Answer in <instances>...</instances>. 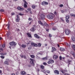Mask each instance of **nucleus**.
<instances>
[{
	"instance_id": "obj_1",
	"label": "nucleus",
	"mask_w": 75,
	"mask_h": 75,
	"mask_svg": "<svg viewBox=\"0 0 75 75\" xmlns=\"http://www.w3.org/2000/svg\"><path fill=\"white\" fill-rule=\"evenodd\" d=\"M55 17V15L54 13H51L47 15V18L49 20H52Z\"/></svg>"
},
{
	"instance_id": "obj_2",
	"label": "nucleus",
	"mask_w": 75,
	"mask_h": 75,
	"mask_svg": "<svg viewBox=\"0 0 75 75\" xmlns=\"http://www.w3.org/2000/svg\"><path fill=\"white\" fill-rule=\"evenodd\" d=\"M6 60L7 61H5L4 62V63L5 64L7 65H9V64L8 62H10V61H11V60H9V59H6Z\"/></svg>"
},
{
	"instance_id": "obj_3",
	"label": "nucleus",
	"mask_w": 75,
	"mask_h": 75,
	"mask_svg": "<svg viewBox=\"0 0 75 75\" xmlns=\"http://www.w3.org/2000/svg\"><path fill=\"white\" fill-rule=\"evenodd\" d=\"M41 5L45 6V5H48V3L45 1H43L41 3Z\"/></svg>"
},
{
	"instance_id": "obj_4",
	"label": "nucleus",
	"mask_w": 75,
	"mask_h": 75,
	"mask_svg": "<svg viewBox=\"0 0 75 75\" xmlns=\"http://www.w3.org/2000/svg\"><path fill=\"white\" fill-rule=\"evenodd\" d=\"M9 44L11 46H13V45H14V46H16V45H17V43L14 42H10L9 43Z\"/></svg>"
},
{
	"instance_id": "obj_5",
	"label": "nucleus",
	"mask_w": 75,
	"mask_h": 75,
	"mask_svg": "<svg viewBox=\"0 0 75 75\" xmlns=\"http://www.w3.org/2000/svg\"><path fill=\"white\" fill-rule=\"evenodd\" d=\"M40 18L42 20H44L45 18V16L44 14H42L40 16Z\"/></svg>"
},
{
	"instance_id": "obj_6",
	"label": "nucleus",
	"mask_w": 75,
	"mask_h": 75,
	"mask_svg": "<svg viewBox=\"0 0 75 75\" xmlns=\"http://www.w3.org/2000/svg\"><path fill=\"white\" fill-rule=\"evenodd\" d=\"M65 32L66 35H69L70 33H71V31L69 29H66Z\"/></svg>"
},
{
	"instance_id": "obj_7",
	"label": "nucleus",
	"mask_w": 75,
	"mask_h": 75,
	"mask_svg": "<svg viewBox=\"0 0 75 75\" xmlns=\"http://www.w3.org/2000/svg\"><path fill=\"white\" fill-rule=\"evenodd\" d=\"M33 26H34V27H32L30 30V31H32V32H34L35 30V25H33Z\"/></svg>"
},
{
	"instance_id": "obj_8",
	"label": "nucleus",
	"mask_w": 75,
	"mask_h": 75,
	"mask_svg": "<svg viewBox=\"0 0 75 75\" xmlns=\"http://www.w3.org/2000/svg\"><path fill=\"white\" fill-rule=\"evenodd\" d=\"M30 63L32 65H34L35 64L34 63V59H32L31 58L30 59Z\"/></svg>"
},
{
	"instance_id": "obj_9",
	"label": "nucleus",
	"mask_w": 75,
	"mask_h": 75,
	"mask_svg": "<svg viewBox=\"0 0 75 75\" xmlns=\"http://www.w3.org/2000/svg\"><path fill=\"white\" fill-rule=\"evenodd\" d=\"M69 15H68L66 17V20L67 23H69Z\"/></svg>"
},
{
	"instance_id": "obj_10",
	"label": "nucleus",
	"mask_w": 75,
	"mask_h": 75,
	"mask_svg": "<svg viewBox=\"0 0 75 75\" xmlns=\"http://www.w3.org/2000/svg\"><path fill=\"white\" fill-rule=\"evenodd\" d=\"M54 62V61L53 60L50 59L49 61L47 63L48 64H52Z\"/></svg>"
},
{
	"instance_id": "obj_11",
	"label": "nucleus",
	"mask_w": 75,
	"mask_h": 75,
	"mask_svg": "<svg viewBox=\"0 0 75 75\" xmlns=\"http://www.w3.org/2000/svg\"><path fill=\"white\" fill-rule=\"evenodd\" d=\"M31 45L32 46H33V47H38V45L34 42L31 43Z\"/></svg>"
},
{
	"instance_id": "obj_12",
	"label": "nucleus",
	"mask_w": 75,
	"mask_h": 75,
	"mask_svg": "<svg viewBox=\"0 0 75 75\" xmlns=\"http://www.w3.org/2000/svg\"><path fill=\"white\" fill-rule=\"evenodd\" d=\"M17 8L20 11H23L24 10V8H22L20 6L17 7Z\"/></svg>"
},
{
	"instance_id": "obj_13",
	"label": "nucleus",
	"mask_w": 75,
	"mask_h": 75,
	"mask_svg": "<svg viewBox=\"0 0 75 75\" xmlns=\"http://www.w3.org/2000/svg\"><path fill=\"white\" fill-rule=\"evenodd\" d=\"M34 35L35 38H38V39H40V37L37 34H35Z\"/></svg>"
},
{
	"instance_id": "obj_14",
	"label": "nucleus",
	"mask_w": 75,
	"mask_h": 75,
	"mask_svg": "<svg viewBox=\"0 0 75 75\" xmlns=\"http://www.w3.org/2000/svg\"><path fill=\"white\" fill-rule=\"evenodd\" d=\"M17 18L16 19V22H18L20 20V18H19V16H18V15H17L16 16Z\"/></svg>"
},
{
	"instance_id": "obj_15",
	"label": "nucleus",
	"mask_w": 75,
	"mask_h": 75,
	"mask_svg": "<svg viewBox=\"0 0 75 75\" xmlns=\"http://www.w3.org/2000/svg\"><path fill=\"white\" fill-rule=\"evenodd\" d=\"M21 73L22 75H25L26 74V73L24 71H21Z\"/></svg>"
},
{
	"instance_id": "obj_16",
	"label": "nucleus",
	"mask_w": 75,
	"mask_h": 75,
	"mask_svg": "<svg viewBox=\"0 0 75 75\" xmlns=\"http://www.w3.org/2000/svg\"><path fill=\"white\" fill-rule=\"evenodd\" d=\"M54 72L55 74H57V75L59 74V71L57 70H55V71H54Z\"/></svg>"
},
{
	"instance_id": "obj_17",
	"label": "nucleus",
	"mask_w": 75,
	"mask_h": 75,
	"mask_svg": "<svg viewBox=\"0 0 75 75\" xmlns=\"http://www.w3.org/2000/svg\"><path fill=\"white\" fill-rule=\"evenodd\" d=\"M60 50L61 51H62V52H64V51H65V49L63 47H60Z\"/></svg>"
},
{
	"instance_id": "obj_18",
	"label": "nucleus",
	"mask_w": 75,
	"mask_h": 75,
	"mask_svg": "<svg viewBox=\"0 0 75 75\" xmlns=\"http://www.w3.org/2000/svg\"><path fill=\"white\" fill-rule=\"evenodd\" d=\"M27 35L28 36L29 38H32V36H31V34H30V33H27Z\"/></svg>"
},
{
	"instance_id": "obj_19",
	"label": "nucleus",
	"mask_w": 75,
	"mask_h": 75,
	"mask_svg": "<svg viewBox=\"0 0 75 75\" xmlns=\"http://www.w3.org/2000/svg\"><path fill=\"white\" fill-rule=\"evenodd\" d=\"M58 56L56 55H54L53 57V58L54 59H57V58H58Z\"/></svg>"
},
{
	"instance_id": "obj_20",
	"label": "nucleus",
	"mask_w": 75,
	"mask_h": 75,
	"mask_svg": "<svg viewBox=\"0 0 75 75\" xmlns=\"http://www.w3.org/2000/svg\"><path fill=\"white\" fill-rule=\"evenodd\" d=\"M27 4H28V3H27H27H25L24 4V7H25V8H27Z\"/></svg>"
},
{
	"instance_id": "obj_21",
	"label": "nucleus",
	"mask_w": 75,
	"mask_h": 75,
	"mask_svg": "<svg viewBox=\"0 0 75 75\" xmlns=\"http://www.w3.org/2000/svg\"><path fill=\"white\" fill-rule=\"evenodd\" d=\"M72 47L73 48V49L74 51H75V45H72Z\"/></svg>"
},
{
	"instance_id": "obj_22",
	"label": "nucleus",
	"mask_w": 75,
	"mask_h": 75,
	"mask_svg": "<svg viewBox=\"0 0 75 75\" xmlns=\"http://www.w3.org/2000/svg\"><path fill=\"white\" fill-rule=\"evenodd\" d=\"M54 51H56V49H55V47H52V52H54Z\"/></svg>"
},
{
	"instance_id": "obj_23",
	"label": "nucleus",
	"mask_w": 75,
	"mask_h": 75,
	"mask_svg": "<svg viewBox=\"0 0 75 75\" xmlns=\"http://www.w3.org/2000/svg\"><path fill=\"white\" fill-rule=\"evenodd\" d=\"M70 16L71 17H74L75 18V15L74 14H73L72 13H70Z\"/></svg>"
},
{
	"instance_id": "obj_24",
	"label": "nucleus",
	"mask_w": 75,
	"mask_h": 75,
	"mask_svg": "<svg viewBox=\"0 0 75 75\" xmlns=\"http://www.w3.org/2000/svg\"><path fill=\"white\" fill-rule=\"evenodd\" d=\"M38 23H39L40 24H41V25H42V26H44V25L42 24V23L41 21H38Z\"/></svg>"
},
{
	"instance_id": "obj_25",
	"label": "nucleus",
	"mask_w": 75,
	"mask_h": 75,
	"mask_svg": "<svg viewBox=\"0 0 75 75\" xmlns=\"http://www.w3.org/2000/svg\"><path fill=\"white\" fill-rule=\"evenodd\" d=\"M54 14H55V15H56V16H57V15H58V13L57 12V11H54Z\"/></svg>"
},
{
	"instance_id": "obj_26",
	"label": "nucleus",
	"mask_w": 75,
	"mask_h": 75,
	"mask_svg": "<svg viewBox=\"0 0 75 75\" xmlns=\"http://www.w3.org/2000/svg\"><path fill=\"white\" fill-rule=\"evenodd\" d=\"M32 7L33 9H35V8L36 6L34 5H33L32 6Z\"/></svg>"
},
{
	"instance_id": "obj_27",
	"label": "nucleus",
	"mask_w": 75,
	"mask_h": 75,
	"mask_svg": "<svg viewBox=\"0 0 75 75\" xmlns=\"http://www.w3.org/2000/svg\"><path fill=\"white\" fill-rule=\"evenodd\" d=\"M22 47H23V48H25L26 47V45L22 44L21 45Z\"/></svg>"
},
{
	"instance_id": "obj_28",
	"label": "nucleus",
	"mask_w": 75,
	"mask_h": 75,
	"mask_svg": "<svg viewBox=\"0 0 75 75\" xmlns=\"http://www.w3.org/2000/svg\"><path fill=\"white\" fill-rule=\"evenodd\" d=\"M30 56L32 58L34 59L35 58V56L34 55H30Z\"/></svg>"
},
{
	"instance_id": "obj_29",
	"label": "nucleus",
	"mask_w": 75,
	"mask_h": 75,
	"mask_svg": "<svg viewBox=\"0 0 75 75\" xmlns=\"http://www.w3.org/2000/svg\"><path fill=\"white\" fill-rule=\"evenodd\" d=\"M42 60H47V59H48L47 58V57H46L42 58Z\"/></svg>"
},
{
	"instance_id": "obj_30",
	"label": "nucleus",
	"mask_w": 75,
	"mask_h": 75,
	"mask_svg": "<svg viewBox=\"0 0 75 75\" xmlns=\"http://www.w3.org/2000/svg\"><path fill=\"white\" fill-rule=\"evenodd\" d=\"M71 39L73 41H75V38L73 36L71 38Z\"/></svg>"
},
{
	"instance_id": "obj_31",
	"label": "nucleus",
	"mask_w": 75,
	"mask_h": 75,
	"mask_svg": "<svg viewBox=\"0 0 75 75\" xmlns=\"http://www.w3.org/2000/svg\"><path fill=\"white\" fill-rule=\"evenodd\" d=\"M44 25H45V26H46V27H48L49 25L47 23H45L44 24Z\"/></svg>"
},
{
	"instance_id": "obj_32",
	"label": "nucleus",
	"mask_w": 75,
	"mask_h": 75,
	"mask_svg": "<svg viewBox=\"0 0 75 75\" xmlns=\"http://www.w3.org/2000/svg\"><path fill=\"white\" fill-rule=\"evenodd\" d=\"M32 48V46H31L30 45L28 47V50H31Z\"/></svg>"
},
{
	"instance_id": "obj_33",
	"label": "nucleus",
	"mask_w": 75,
	"mask_h": 75,
	"mask_svg": "<svg viewBox=\"0 0 75 75\" xmlns=\"http://www.w3.org/2000/svg\"><path fill=\"white\" fill-rule=\"evenodd\" d=\"M52 30H57V27L56 26L53 27L52 28Z\"/></svg>"
},
{
	"instance_id": "obj_34",
	"label": "nucleus",
	"mask_w": 75,
	"mask_h": 75,
	"mask_svg": "<svg viewBox=\"0 0 75 75\" xmlns=\"http://www.w3.org/2000/svg\"><path fill=\"white\" fill-rule=\"evenodd\" d=\"M0 54L1 55H6V54L4 53H0Z\"/></svg>"
},
{
	"instance_id": "obj_35",
	"label": "nucleus",
	"mask_w": 75,
	"mask_h": 75,
	"mask_svg": "<svg viewBox=\"0 0 75 75\" xmlns=\"http://www.w3.org/2000/svg\"><path fill=\"white\" fill-rule=\"evenodd\" d=\"M40 67L41 69H44V66L42 65H41L40 66Z\"/></svg>"
},
{
	"instance_id": "obj_36",
	"label": "nucleus",
	"mask_w": 75,
	"mask_h": 75,
	"mask_svg": "<svg viewBox=\"0 0 75 75\" xmlns=\"http://www.w3.org/2000/svg\"><path fill=\"white\" fill-rule=\"evenodd\" d=\"M6 26H8L7 28H8V30L10 28V24H8V25H7Z\"/></svg>"
},
{
	"instance_id": "obj_37",
	"label": "nucleus",
	"mask_w": 75,
	"mask_h": 75,
	"mask_svg": "<svg viewBox=\"0 0 75 75\" xmlns=\"http://www.w3.org/2000/svg\"><path fill=\"white\" fill-rule=\"evenodd\" d=\"M71 62H72V61L68 60V63H69V65L71 64Z\"/></svg>"
},
{
	"instance_id": "obj_38",
	"label": "nucleus",
	"mask_w": 75,
	"mask_h": 75,
	"mask_svg": "<svg viewBox=\"0 0 75 75\" xmlns=\"http://www.w3.org/2000/svg\"><path fill=\"white\" fill-rule=\"evenodd\" d=\"M31 41H29V42H28V43H26V45H29V44H30V43H31Z\"/></svg>"
},
{
	"instance_id": "obj_39",
	"label": "nucleus",
	"mask_w": 75,
	"mask_h": 75,
	"mask_svg": "<svg viewBox=\"0 0 75 75\" xmlns=\"http://www.w3.org/2000/svg\"><path fill=\"white\" fill-rule=\"evenodd\" d=\"M38 47H40L41 46V44L40 43H38Z\"/></svg>"
},
{
	"instance_id": "obj_40",
	"label": "nucleus",
	"mask_w": 75,
	"mask_h": 75,
	"mask_svg": "<svg viewBox=\"0 0 75 75\" xmlns=\"http://www.w3.org/2000/svg\"><path fill=\"white\" fill-rule=\"evenodd\" d=\"M27 10H28V11H31V8H28L27 9Z\"/></svg>"
},
{
	"instance_id": "obj_41",
	"label": "nucleus",
	"mask_w": 75,
	"mask_h": 75,
	"mask_svg": "<svg viewBox=\"0 0 75 75\" xmlns=\"http://www.w3.org/2000/svg\"><path fill=\"white\" fill-rule=\"evenodd\" d=\"M49 36L50 37V38L52 37V35L50 33L49 34Z\"/></svg>"
},
{
	"instance_id": "obj_42",
	"label": "nucleus",
	"mask_w": 75,
	"mask_h": 75,
	"mask_svg": "<svg viewBox=\"0 0 75 75\" xmlns=\"http://www.w3.org/2000/svg\"><path fill=\"white\" fill-rule=\"evenodd\" d=\"M32 20V18L30 17L29 18V19H28V21H31Z\"/></svg>"
},
{
	"instance_id": "obj_43",
	"label": "nucleus",
	"mask_w": 75,
	"mask_h": 75,
	"mask_svg": "<svg viewBox=\"0 0 75 75\" xmlns=\"http://www.w3.org/2000/svg\"><path fill=\"white\" fill-rule=\"evenodd\" d=\"M43 64L44 65H47V63L45 62H44L43 63Z\"/></svg>"
},
{
	"instance_id": "obj_44",
	"label": "nucleus",
	"mask_w": 75,
	"mask_h": 75,
	"mask_svg": "<svg viewBox=\"0 0 75 75\" xmlns=\"http://www.w3.org/2000/svg\"><path fill=\"white\" fill-rule=\"evenodd\" d=\"M60 71L62 72V74H64V72L62 70H60Z\"/></svg>"
},
{
	"instance_id": "obj_45",
	"label": "nucleus",
	"mask_w": 75,
	"mask_h": 75,
	"mask_svg": "<svg viewBox=\"0 0 75 75\" xmlns=\"http://www.w3.org/2000/svg\"><path fill=\"white\" fill-rule=\"evenodd\" d=\"M59 6L60 7H63L64 6V5L62 4H61L59 5Z\"/></svg>"
},
{
	"instance_id": "obj_46",
	"label": "nucleus",
	"mask_w": 75,
	"mask_h": 75,
	"mask_svg": "<svg viewBox=\"0 0 75 75\" xmlns=\"http://www.w3.org/2000/svg\"><path fill=\"white\" fill-rule=\"evenodd\" d=\"M59 59L60 61H62V57L61 56L59 57Z\"/></svg>"
},
{
	"instance_id": "obj_47",
	"label": "nucleus",
	"mask_w": 75,
	"mask_h": 75,
	"mask_svg": "<svg viewBox=\"0 0 75 75\" xmlns=\"http://www.w3.org/2000/svg\"><path fill=\"white\" fill-rule=\"evenodd\" d=\"M46 72H47L48 74H50V71L49 70H47V71Z\"/></svg>"
},
{
	"instance_id": "obj_48",
	"label": "nucleus",
	"mask_w": 75,
	"mask_h": 75,
	"mask_svg": "<svg viewBox=\"0 0 75 75\" xmlns=\"http://www.w3.org/2000/svg\"><path fill=\"white\" fill-rule=\"evenodd\" d=\"M7 36H8V35H10V32H8V33L7 34Z\"/></svg>"
},
{
	"instance_id": "obj_49",
	"label": "nucleus",
	"mask_w": 75,
	"mask_h": 75,
	"mask_svg": "<svg viewBox=\"0 0 75 75\" xmlns=\"http://www.w3.org/2000/svg\"><path fill=\"white\" fill-rule=\"evenodd\" d=\"M18 15L20 16H23V14L20 13L18 14Z\"/></svg>"
},
{
	"instance_id": "obj_50",
	"label": "nucleus",
	"mask_w": 75,
	"mask_h": 75,
	"mask_svg": "<svg viewBox=\"0 0 75 75\" xmlns=\"http://www.w3.org/2000/svg\"><path fill=\"white\" fill-rule=\"evenodd\" d=\"M3 48H4L5 47V44H4L2 45Z\"/></svg>"
},
{
	"instance_id": "obj_51",
	"label": "nucleus",
	"mask_w": 75,
	"mask_h": 75,
	"mask_svg": "<svg viewBox=\"0 0 75 75\" xmlns=\"http://www.w3.org/2000/svg\"><path fill=\"white\" fill-rule=\"evenodd\" d=\"M1 58H2V59H4V57L3 56H1Z\"/></svg>"
},
{
	"instance_id": "obj_52",
	"label": "nucleus",
	"mask_w": 75,
	"mask_h": 75,
	"mask_svg": "<svg viewBox=\"0 0 75 75\" xmlns=\"http://www.w3.org/2000/svg\"><path fill=\"white\" fill-rule=\"evenodd\" d=\"M0 11H1V12H4V10H3V9H1L0 10Z\"/></svg>"
},
{
	"instance_id": "obj_53",
	"label": "nucleus",
	"mask_w": 75,
	"mask_h": 75,
	"mask_svg": "<svg viewBox=\"0 0 75 75\" xmlns=\"http://www.w3.org/2000/svg\"><path fill=\"white\" fill-rule=\"evenodd\" d=\"M23 1L25 3H27V1H25V0H23Z\"/></svg>"
},
{
	"instance_id": "obj_54",
	"label": "nucleus",
	"mask_w": 75,
	"mask_h": 75,
	"mask_svg": "<svg viewBox=\"0 0 75 75\" xmlns=\"http://www.w3.org/2000/svg\"><path fill=\"white\" fill-rule=\"evenodd\" d=\"M11 15L12 16H13L14 15H15V14L14 13H11Z\"/></svg>"
},
{
	"instance_id": "obj_55",
	"label": "nucleus",
	"mask_w": 75,
	"mask_h": 75,
	"mask_svg": "<svg viewBox=\"0 0 75 75\" xmlns=\"http://www.w3.org/2000/svg\"><path fill=\"white\" fill-rule=\"evenodd\" d=\"M0 50H1V51H3V48H0Z\"/></svg>"
},
{
	"instance_id": "obj_56",
	"label": "nucleus",
	"mask_w": 75,
	"mask_h": 75,
	"mask_svg": "<svg viewBox=\"0 0 75 75\" xmlns=\"http://www.w3.org/2000/svg\"><path fill=\"white\" fill-rule=\"evenodd\" d=\"M21 58H23L24 57V56H23V55H21Z\"/></svg>"
},
{
	"instance_id": "obj_57",
	"label": "nucleus",
	"mask_w": 75,
	"mask_h": 75,
	"mask_svg": "<svg viewBox=\"0 0 75 75\" xmlns=\"http://www.w3.org/2000/svg\"><path fill=\"white\" fill-rule=\"evenodd\" d=\"M37 71H38L39 72V71H40V69H38L37 70Z\"/></svg>"
},
{
	"instance_id": "obj_58",
	"label": "nucleus",
	"mask_w": 75,
	"mask_h": 75,
	"mask_svg": "<svg viewBox=\"0 0 75 75\" xmlns=\"http://www.w3.org/2000/svg\"><path fill=\"white\" fill-rule=\"evenodd\" d=\"M30 14H33V13H32V12L31 11H30Z\"/></svg>"
},
{
	"instance_id": "obj_59",
	"label": "nucleus",
	"mask_w": 75,
	"mask_h": 75,
	"mask_svg": "<svg viewBox=\"0 0 75 75\" xmlns=\"http://www.w3.org/2000/svg\"><path fill=\"white\" fill-rule=\"evenodd\" d=\"M46 31H47L48 32V31H49V30L48 29H46Z\"/></svg>"
},
{
	"instance_id": "obj_60",
	"label": "nucleus",
	"mask_w": 75,
	"mask_h": 75,
	"mask_svg": "<svg viewBox=\"0 0 75 75\" xmlns=\"http://www.w3.org/2000/svg\"><path fill=\"white\" fill-rule=\"evenodd\" d=\"M45 46L46 47H47V44H45Z\"/></svg>"
},
{
	"instance_id": "obj_61",
	"label": "nucleus",
	"mask_w": 75,
	"mask_h": 75,
	"mask_svg": "<svg viewBox=\"0 0 75 75\" xmlns=\"http://www.w3.org/2000/svg\"><path fill=\"white\" fill-rule=\"evenodd\" d=\"M24 59H26V58H27V57H26V56H24Z\"/></svg>"
},
{
	"instance_id": "obj_62",
	"label": "nucleus",
	"mask_w": 75,
	"mask_h": 75,
	"mask_svg": "<svg viewBox=\"0 0 75 75\" xmlns=\"http://www.w3.org/2000/svg\"><path fill=\"white\" fill-rule=\"evenodd\" d=\"M25 11H26V13H28V11L27 10H25Z\"/></svg>"
},
{
	"instance_id": "obj_63",
	"label": "nucleus",
	"mask_w": 75,
	"mask_h": 75,
	"mask_svg": "<svg viewBox=\"0 0 75 75\" xmlns=\"http://www.w3.org/2000/svg\"><path fill=\"white\" fill-rule=\"evenodd\" d=\"M11 75H15V74H14V73H12Z\"/></svg>"
},
{
	"instance_id": "obj_64",
	"label": "nucleus",
	"mask_w": 75,
	"mask_h": 75,
	"mask_svg": "<svg viewBox=\"0 0 75 75\" xmlns=\"http://www.w3.org/2000/svg\"><path fill=\"white\" fill-rule=\"evenodd\" d=\"M65 75H69V74H65Z\"/></svg>"
}]
</instances>
